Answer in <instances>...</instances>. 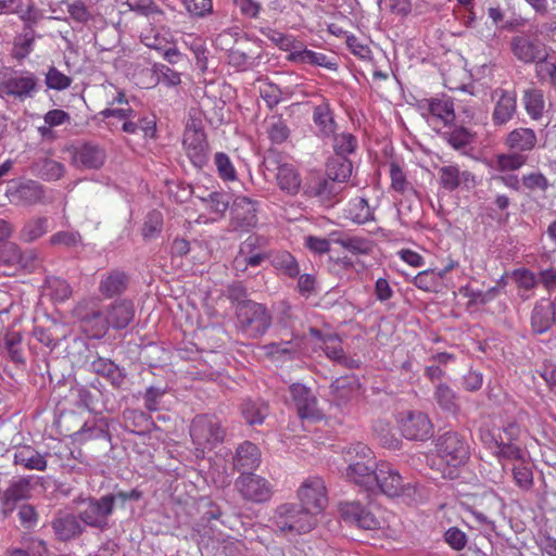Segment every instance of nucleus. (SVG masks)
I'll use <instances>...</instances> for the list:
<instances>
[{
    "instance_id": "1",
    "label": "nucleus",
    "mask_w": 556,
    "mask_h": 556,
    "mask_svg": "<svg viewBox=\"0 0 556 556\" xmlns=\"http://www.w3.org/2000/svg\"><path fill=\"white\" fill-rule=\"evenodd\" d=\"M343 457L348 463L344 472L345 478L366 490H372L379 464L376 462L371 450L367 445L357 442L344 448Z\"/></svg>"
},
{
    "instance_id": "2",
    "label": "nucleus",
    "mask_w": 556,
    "mask_h": 556,
    "mask_svg": "<svg viewBox=\"0 0 556 556\" xmlns=\"http://www.w3.org/2000/svg\"><path fill=\"white\" fill-rule=\"evenodd\" d=\"M375 488L389 497H402L408 502H419L427 496L421 485L413 481L404 482L400 472L386 462L379 463Z\"/></svg>"
},
{
    "instance_id": "3",
    "label": "nucleus",
    "mask_w": 556,
    "mask_h": 556,
    "mask_svg": "<svg viewBox=\"0 0 556 556\" xmlns=\"http://www.w3.org/2000/svg\"><path fill=\"white\" fill-rule=\"evenodd\" d=\"M78 508V516L85 527L98 529L100 531L110 528L109 519L114 511L116 495L105 494L99 498L92 496H78L73 500Z\"/></svg>"
},
{
    "instance_id": "4",
    "label": "nucleus",
    "mask_w": 556,
    "mask_h": 556,
    "mask_svg": "<svg viewBox=\"0 0 556 556\" xmlns=\"http://www.w3.org/2000/svg\"><path fill=\"white\" fill-rule=\"evenodd\" d=\"M273 522L278 532L294 536L313 530L317 525V518L298 504L286 503L277 507Z\"/></svg>"
},
{
    "instance_id": "5",
    "label": "nucleus",
    "mask_w": 556,
    "mask_h": 556,
    "mask_svg": "<svg viewBox=\"0 0 556 556\" xmlns=\"http://www.w3.org/2000/svg\"><path fill=\"white\" fill-rule=\"evenodd\" d=\"M438 457L447 466L442 476L454 478V469L463 466L469 458V445L457 432H445L437 439Z\"/></svg>"
},
{
    "instance_id": "6",
    "label": "nucleus",
    "mask_w": 556,
    "mask_h": 556,
    "mask_svg": "<svg viewBox=\"0 0 556 556\" xmlns=\"http://www.w3.org/2000/svg\"><path fill=\"white\" fill-rule=\"evenodd\" d=\"M239 327L250 337L263 336L271 324V316L267 308L253 301H243L236 308Z\"/></svg>"
},
{
    "instance_id": "7",
    "label": "nucleus",
    "mask_w": 556,
    "mask_h": 556,
    "mask_svg": "<svg viewBox=\"0 0 556 556\" xmlns=\"http://www.w3.org/2000/svg\"><path fill=\"white\" fill-rule=\"evenodd\" d=\"M190 437L197 451L204 453L224 440L225 430L216 417L200 415L192 420Z\"/></svg>"
},
{
    "instance_id": "8",
    "label": "nucleus",
    "mask_w": 556,
    "mask_h": 556,
    "mask_svg": "<svg viewBox=\"0 0 556 556\" xmlns=\"http://www.w3.org/2000/svg\"><path fill=\"white\" fill-rule=\"evenodd\" d=\"M298 498L300 501L299 505L317 518L328 505V495L324 479L318 476L305 479L298 490Z\"/></svg>"
},
{
    "instance_id": "9",
    "label": "nucleus",
    "mask_w": 556,
    "mask_h": 556,
    "mask_svg": "<svg viewBox=\"0 0 556 556\" xmlns=\"http://www.w3.org/2000/svg\"><path fill=\"white\" fill-rule=\"evenodd\" d=\"M184 149L195 167H203L208 160V143L204 130L194 122L188 124L184 134Z\"/></svg>"
},
{
    "instance_id": "10",
    "label": "nucleus",
    "mask_w": 556,
    "mask_h": 556,
    "mask_svg": "<svg viewBox=\"0 0 556 556\" xmlns=\"http://www.w3.org/2000/svg\"><path fill=\"white\" fill-rule=\"evenodd\" d=\"M397 424L403 437L408 440L424 441L432 434V424L421 412H406L399 417Z\"/></svg>"
},
{
    "instance_id": "11",
    "label": "nucleus",
    "mask_w": 556,
    "mask_h": 556,
    "mask_svg": "<svg viewBox=\"0 0 556 556\" xmlns=\"http://www.w3.org/2000/svg\"><path fill=\"white\" fill-rule=\"evenodd\" d=\"M513 54L522 63L530 64L542 61L548 55L546 46L538 38L519 35L511 39Z\"/></svg>"
},
{
    "instance_id": "12",
    "label": "nucleus",
    "mask_w": 556,
    "mask_h": 556,
    "mask_svg": "<svg viewBox=\"0 0 556 556\" xmlns=\"http://www.w3.org/2000/svg\"><path fill=\"white\" fill-rule=\"evenodd\" d=\"M236 488L243 498L254 503L266 502L273 495L269 482L253 473L241 475L236 481Z\"/></svg>"
},
{
    "instance_id": "13",
    "label": "nucleus",
    "mask_w": 556,
    "mask_h": 556,
    "mask_svg": "<svg viewBox=\"0 0 556 556\" xmlns=\"http://www.w3.org/2000/svg\"><path fill=\"white\" fill-rule=\"evenodd\" d=\"M76 315L80 320L83 330L90 337L100 339L110 328L106 315L104 316L96 303L91 306L79 305Z\"/></svg>"
},
{
    "instance_id": "14",
    "label": "nucleus",
    "mask_w": 556,
    "mask_h": 556,
    "mask_svg": "<svg viewBox=\"0 0 556 556\" xmlns=\"http://www.w3.org/2000/svg\"><path fill=\"white\" fill-rule=\"evenodd\" d=\"M5 195L14 205H33L42 200L43 187L35 180H12L5 190Z\"/></svg>"
},
{
    "instance_id": "15",
    "label": "nucleus",
    "mask_w": 556,
    "mask_h": 556,
    "mask_svg": "<svg viewBox=\"0 0 556 556\" xmlns=\"http://www.w3.org/2000/svg\"><path fill=\"white\" fill-rule=\"evenodd\" d=\"M71 153V164L78 169H98L106 159L104 149L92 142L74 147Z\"/></svg>"
},
{
    "instance_id": "16",
    "label": "nucleus",
    "mask_w": 556,
    "mask_h": 556,
    "mask_svg": "<svg viewBox=\"0 0 556 556\" xmlns=\"http://www.w3.org/2000/svg\"><path fill=\"white\" fill-rule=\"evenodd\" d=\"M257 202L241 195L237 197L231 207V223L236 230L249 231L257 224Z\"/></svg>"
},
{
    "instance_id": "17",
    "label": "nucleus",
    "mask_w": 556,
    "mask_h": 556,
    "mask_svg": "<svg viewBox=\"0 0 556 556\" xmlns=\"http://www.w3.org/2000/svg\"><path fill=\"white\" fill-rule=\"evenodd\" d=\"M289 392L300 418L318 419L320 417L317 399L311 389L301 383H293L289 387Z\"/></svg>"
},
{
    "instance_id": "18",
    "label": "nucleus",
    "mask_w": 556,
    "mask_h": 556,
    "mask_svg": "<svg viewBox=\"0 0 556 556\" xmlns=\"http://www.w3.org/2000/svg\"><path fill=\"white\" fill-rule=\"evenodd\" d=\"M342 189L341 185L327 176L326 178L316 177L308 181L305 185L304 192L306 195L317 198L327 205H332L341 200L339 195Z\"/></svg>"
},
{
    "instance_id": "19",
    "label": "nucleus",
    "mask_w": 556,
    "mask_h": 556,
    "mask_svg": "<svg viewBox=\"0 0 556 556\" xmlns=\"http://www.w3.org/2000/svg\"><path fill=\"white\" fill-rule=\"evenodd\" d=\"M54 535L60 541H70L86 531V527L80 521L79 516L72 513L59 511L51 521Z\"/></svg>"
},
{
    "instance_id": "20",
    "label": "nucleus",
    "mask_w": 556,
    "mask_h": 556,
    "mask_svg": "<svg viewBox=\"0 0 556 556\" xmlns=\"http://www.w3.org/2000/svg\"><path fill=\"white\" fill-rule=\"evenodd\" d=\"M493 99H495V106L492 113L493 124L496 126L505 125L516 113V94L504 89H495L493 91Z\"/></svg>"
},
{
    "instance_id": "21",
    "label": "nucleus",
    "mask_w": 556,
    "mask_h": 556,
    "mask_svg": "<svg viewBox=\"0 0 556 556\" xmlns=\"http://www.w3.org/2000/svg\"><path fill=\"white\" fill-rule=\"evenodd\" d=\"M267 164H276V181L280 190L294 195L301 187V178L296 168L289 163H279L276 159H266Z\"/></svg>"
},
{
    "instance_id": "22",
    "label": "nucleus",
    "mask_w": 556,
    "mask_h": 556,
    "mask_svg": "<svg viewBox=\"0 0 556 556\" xmlns=\"http://www.w3.org/2000/svg\"><path fill=\"white\" fill-rule=\"evenodd\" d=\"M37 78L34 74L26 75H14L0 85V89L8 96H14L18 98L30 97L33 91L36 89Z\"/></svg>"
},
{
    "instance_id": "23",
    "label": "nucleus",
    "mask_w": 556,
    "mask_h": 556,
    "mask_svg": "<svg viewBox=\"0 0 556 556\" xmlns=\"http://www.w3.org/2000/svg\"><path fill=\"white\" fill-rule=\"evenodd\" d=\"M342 517L357 527L371 530L379 527V520L358 503H345L341 507Z\"/></svg>"
},
{
    "instance_id": "24",
    "label": "nucleus",
    "mask_w": 556,
    "mask_h": 556,
    "mask_svg": "<svg viewBox=\"0 0 556 556\" xmlns=\"http://www.w3.org/2000/svg\"><path fill=\"white\" fill-rule=\"evenodd\" d=\"M261 463V452L258 447L245 441L239 445L233 458V467L241 471L242 475L250 473L249 471L258 467Z\"/></svg>"
},
{
    "instance_id": "25",
    "label": "nucleus",
    "mask_w": 556,
    "mask_h": 556,
    "mask_svg": "<svg viewBox=\"0 0 556 556\" xmlns=\"http://www.w3.org/2000/svg\"><path fill=\"white\" fill-rule=\"evenodd\" d=\"M128 286V276L123 270L113 269L101 276L98 290L106 299L122 294Z\"/></svg>"
},
{
    "instance_id": "26",
    "label": "nucleus",
    "mask_w": 556,
    "mask_h": 556,
    "mask_svg": "<svg viewBox=\"0 0 556 556\" xmlns=\"http://www.w3.org/2000/svg\"><path fill=\"white\" fill-rule=\"evenodd\" d=\"M313 122L320 138H331L337 131V123L328 101L314 108Z\"/></svg>"
},
{
    "instance_id": "27",
    "label": "nucleus",
    "mask_w": 556,
    "mask_h": 556,
    "mask_svg": "<svg viewBox=\"0 0 556 556\" xmlns=\"http://www.w3.org/2000/svg\"><path fill=\"white\" fill-rule=\"evenodd\" d=\"M134 304L127 300H118L112 303L108 309L109 326L114 329H124L134 319Z\"/></svg>"
},
{
    "instance_id": "28",
    "label": "nucleus",
    "mask_w": 556,
    "mask_h": 556,
    "mask_svg": "<svg viewBox=\"0 0 556 556\" xmlns=\"http://www.w3.org/2000/svg\"><path fill=\"white\" fill-rule=\"evenodd\" d=\"M14 465L24 467L27 470L43 471L47 469L48 462L46 456L40 454L30 445H22L15 448Z\"/></svg>"
},
{
    "instance_id": "29",
    "label": "nucleus",
    "mask_w": 556,
    "mask_h": 556,
    "mask_svg": "<svg viewBox=\"0 0 556 556\" xmlns=\"http://www.w3.org/2000/svg\"><path fill=\"white\" fill-rule=\"evenodd\" d=\"M30 480L26 477H20L10 481L9 486L3 492L2 504L5 509L13 510L16 503L30 496Z\"/></svg>"
},
{
    "instance_id": "30",
    "label": "nucleus",
    "mask_w": 556,
    "mask_h": 556,
    "mask_svg": "<svg viewBox=\"0 0 556 556\" xmlns=\"http://www.w3.org/2000/svg\"><path fill=\"white\" fill-rule=\"evenodd\" d=\"M536 142L538 138L534 130L523 127L511 130L505 139L506 147L520 154L521 152H529L533 150Z\"/></svg>"
},
{
    "instance_id": "31",
    "label": "nucleus",
    "mask_w": 556,
    "mask_h": 556,
    "mask_svg": "<svg viewBox=\"0 0 556 556\" xmlns=\"http://www.w3.org/2000/svg\"><path fill=\"white\" fill-rule=\"evenodd\" d=\"M430 113L429 123L442 122L444 126L455 121V109L453 102L447 98H434L428 102Z\"/></svg>"
},
{
    "instance_id": "32",
    "label": "nucleus",
    "mask_w": 556,
    "mask_h": 556,
    "mask_svg": "<svg viewBox=\"0 0 556 556\" xmlns=\"http://www.w3.org/2000/svg\"><path fill=\"white\" fill-rule=\"evenodd\" d=\"M108 422L104 418H90L84 422L79 430L72 434L74 442L84 443L89 440L106 438Z\"/></svg>"
},
{
    "instance_id": "33",
    "label": "nucleus",
    "mask_w": 556,
    "mask_h": 556,
    "mask_svg": "<svg viewBox=\"0 0 556 556\" xmlns=\"http://www.w3.org/2000/svg\"><path fill=\"white\" fill-rule=\"evenodd\" d=\"M311 334L320 341V348L326 353L327 357L330 359L338 362L340 364H345L348 358L344 355V351L341 345L340 339L332 333L323 334L318 329L311 328Z\"/></svg>"
},
{
    "instance_id": "34",
    "label": "nucleus",
    "mask_w": 556,
    "mask_h": 556,
    "mask_svg": "<svg viewBox=\"0 0 556 556\" xmlns=\"http://www.w3.org/2000/svg\"><path fill=\"white\" fill-rule=\"evenodd\" d=\"M439 179L441 186L446 190H455L462 182H473V176L467 172H462L458 166L446 165L439 169Z\"/></svg>"
},
{
    "instance_id": "35",
    "label": "nucleus",
    "mask_w": 556,
    "mask_h": 556,
    "mask_svg": "<svg viewBox=\"0 0 556 556\" xmlns=\"http://www.w3.org/2000/svg\"><path fill=\"white\" fill-rule=\"evenodd\" d=\"M91 369L97 375L103 376L115 387L122 386L125 375L112 361L99 357L91 363Z\"/></svg>"
},
{
    "instance_id": "36",
    "label": "nucleus",
    "mask_w": 556,
    "mask_h": 556,
    "mask_svg": "<svg viewBox=\"0 0 556 556\" xmlns=\"http://www.w3.org/2000/svg\"><path fill=\"white\" fill-rule=\"evenodd\" d=\"M271 265L289 278H296L300 275V266L295 257L288 251L270 253Z\"/></svg>"
},
{
    "instance_id": "37",
    "label": "nucleus",
    "mask_w": 556,
    "mask_h": 556,
    "mask_svg": "<svg viewBox=\"0 0 556 556\" xmlns=\"http://www.w3.org/2000/svg\"><path fill=\"white\" fill-rule=\"evenodd\" d=\"M352 162L345 156H334L327 163V176L339 185L345 182L352 175Z\"/></svg>"
},
{
    "instance_id": "38",
    "label": "nucleus",
    "mask_w": 556,
    "mask_h": 556,
    "mask_svg": "<svg viewBox=\"0 0 556 556\" xmlns=\"http://www.w3.org/2000/svg\"><path fill=\"white\" fill-rule=\"evenodd\" d=\"M344 215L356 224H365L374 218L372 211L364 198L351 200L344 210Z\"/></svg>"
},
{
    "instance_id": "39",
    "label": "nucleus",
    "mask_w": 556,
    "mask_h": 556,
    "mask_svg": "<svg viewBox=\"0 0 556 556\" xmlns=\"http://www.w3.org/2000/svg\"><path fill=\"white\" fill-rule=\"evenodd\" d=\"M288 60L295 63L318 65L326 68L334 67V63L331 62L326 54L308 49L292 51L288 56Z\"/></svg>"
},
{
    "instance_id": "40",
    "label": "nucleus",
    "mask_w": 556,
    "mask_h": 556,
    "mask_svg": "<svg viewBox=\"0 0 556 556\" xmlns=\"http://www.w3.org/2000/svg\"><path fill=\"white\" fill-rule=\"evenodd\" d=\"M122 129L127 134L143 132V137H153L155 131V122L149 117H141L134 111V116L125 118L122 122Z\"/></svg>"
},
{
    "instance_id": "41",
    "label": "nucleus",
    "mask_w": 556,
    "mask_h": 556,
    "mask_svg": "<svg viewBox=\"0 0 556 556\" xmlns=\"http://www.w3.org/2000/svg\"><path fill=\"white\" fill-rule=\"evenodd\" d=\"M49 219L47 217H34L27 220L20 231V238L24 242H33L47 233Z\"/></svg>"
},
{
    "instance_id": "42",
    "label": "nucleus",
    "mask_w": 556,
    "mask_h": 556,
    "mask_svg": "<svg viewBox=\"0 0 556 556\" xmlns=\"http://www.w3.org/2000/svg\"><path fill=\"white\" fill-rule=\"evenodd\" d=\"M241 414L249 425H260L268 415V406L262 401L248 400L242 404Z\"/></svg>"
},
{
    "instance_id": "43",
    "label": "nucleus",
    "mask_w": 556,
    "mask_h": 556,
    "mask_svg": "<svg viewBox=\"0 0 556 556\" xmlns=\"http://www.w3.org/2000/svg\"><path fill=\"white\" fill-rule=\"evenodd\" d=\"M433 397L441 409L448 413H456L458 410L457 395L450 386L439 383L435 387Z\"/></svg>"
},
{
    "instance_id": "44",
    "label": "nucleus",
    "mask_w": 556,
    "mask_h": 556,
    "mask_svg": "<svg viewBox=\"0 0 556 556\" xmlns=\"http://www.w3.org/2000/svg\"><path fill=\"white\" fill-rule=\"evenodd\" d=\"M36 174L47 181L59 180L65 174V166L55 160L46 157L36 164Z\"/></svg>"
},
{
    "instance_id": "45",
    "label": "nucleus",
    "mask_w": 556,
    "mask_h": 556,
    "mask_svg": "<svg viewBox=\"0 0 556 556\" xmlns=\"http://www.w3.org/2000/svg\"><path fill=\"white\" fill-rule=\"evenodd\" d=\"M338 243L346 251L356 255L370 254L374 243L370 239L359 236H346L338 239Z\"/></svg>"
},
{
    "instance_id": "46",
    "label": "nucleus",
    "mask_w": 556,
    "mask_h": 556,
    "mask_svg": "<svg viewBox=\"0 0 556 556\" xmlns=\"http://www.w3.org/2000/svg\"><path fill=\"white\" fill-rule=\"evenodd\" d=\"M265 354L276 362L292 359L296 353L295 345L288 342H273L263 346Z\"/></svg>"
},
{
    "instance_id": "47",
    "label": "nucleus",
    "mask_w": 556,
    "mask_h": 556,
    "mask_svg": "<svg viewBox=\"0 0 556 556\" xmlns=\"http://www.w3.org/2000/svg\"><path fill=\"white\" fill-rule=\"evenodd\" d=\"M554 323L549 308L542 303L534 306L531 315V326L534 332L543 333L547 331Z\"/></svg>"
},
{
    "instance_id": "48",
    "label": "nucleus",
    "mask_w": 556,
    "mask_h": 556,
    "mask_svg": "<svg viewBox=\"0 0 556 556\" xmlns=\"http://www.w3.org/2000/svg\"><path fill=\"white\" fill-rule=\"evenodd\" d=\"M333 138V151L337 156H348L353 153L357 147V139L351 132L334 134Z\"/></svg>"
},
{
    "instance_id": "49",
    "label": "nucleus",
    "mask_w": 556,
    "mask_h": 556,
    "mask_svg": "<svg viewBox=\"0 0 556 556\" xmlns=\"http://www.w3.org/2000/svg\"><path fill=\"white\" fill-rule=\"evenodd\" d=\"M390 178H391V188L405 195L409 193H415L413 185L406 179V175L403 169L396 163L390 164Z\"/></svg>"
},
{
    "instance_id": "50",
    "label": "nucleus",
    "mask_w": 556,
    "mask_h": 556,
    "mask_svg": "<svg viewBox=\"0 0 556 556\" xmlns=\"http://www.w3.org/2000/svg\"><path fill=\"white\" fill-rule=\"evenodd\" d=\"M523 103L527 113L533 118L538 119L542 116L544 110L543 94L538 89H530L525 91Z\"/></svg>"
},
{
    "instance_id": "51",
    "label": "nucleus",
    "mask_w": 556,
    "mask_h": 556,
    "mask_svg": "<svg viewBox=\"0 0 556 556\" xmlns=\"http://www.w3.org/2000/svg\"><path fill=\"white\" fill-rule=\"evenodd\" d=\"M500 442L495 441L497 447L496 456L500 460L506 459L517 462L519 464L525 463L526 453L517 445L511 443H505L504 438H500Z\"/></svg>"
},
{
    "instance_id": "52",
    "label": "nucleus",
    "mask_w": 556,
    "mask_h": 556,
    "mask_svg": "<svg viewBox=\"0 0 556 556\" xmlns=\"http://www.w3.org/2000/svg\"><path fill=\"white\" fill-rule=\"evenodd\" d=\"M214 164L220 179L224 181H235L237 179V170L229 155L224 152H217L214 155Z\"/></svg>"
},
{
    "instance_id": "53",
    "label": "nucleus",
    "mask_w": 556,
    "mask_h": 556,
    "mask_svg": "<svg viewBox=\"0 0 556 556\" xmlns=\"http://www.w3.org/2000/svg\"><path fill=\"white\" fill-rule=\"evenodd\" d=\"M206 208L215 213L217 217L224 216L229 207L230 198L225 192H210L206 198H202Z\"/></svg>"
},
{
    "instance_id": "54",
    "label": "nucleus",
    "mask_w": 556,
    "mask_h": 556,
    "mask_svg": "<svg viewBox=\"0 0 556 556\" xmlns=\"http://www.w3.org/2000/svg\"><path fill=\"white\" fill-rule=\"evenodd\" d=\"M440 283L441 281L439 280L437 270L434 269L422 270L413 278V285L426 292L437 291Z\"/></svg>"
},
{
    "instance_id": "55",
    "label": "nucleus",
    "mask_w": 556,
    "mask_h": 556,
    "mask_svg": "<svg viewBox=\"0 0 556 556\" xmlns=\"http://www.w3.org/2000/svg\"><path fill=\"white\" fill-rule=\"evenodd\" d=\"M527 157L518 152L501 154L495 160V168L502 172L517 170L523 166Z\"/></svg>"
},
{
    "instance_id": "56",
    "label": "nucleus",
    "mask_w": 556,
    "mask_h": 556,
    "mask_svg": "<svg viewBox=\"0 0 556 556\" xmlns=\"http://www.w3.org/2000/svg\"><path fill=\"white\" fill-rule=\"evenodd\" d=\"M450 146L458 150L468 146L472 140V135L465 127H457L442 134Z\"/></svg>"
},
{
    "instance_id": "57",
    "label": "nucleus",
    "mask_w": 556,
    "mask_h": 556,
    "mask_svg": "<svg viewBox=\"0 0 556 556\" xmlns=\"http://www.w3.org/2000/svg\"><path fill=\"white\" fill-rule=\"evenodd\" d=\"M22 336L16 331H9L4 336V346L8 351L9 357L14 363H24L23 353L21 350Z\"/></svg>"
},
{
    "instance_id": "58",
    "label": "nucleus",
    "mask_w": 556,
    "mask_h": 556,
    "mask_svg": "<svg viewBox=\"0 0 556 556\" xmlns=\"http://www.w3.org/2000/svg\"><path fill=\"white\" fill-rule=\"evenodd\" d=\"M460 292L469 300V304L476 305L486 304L494 300L498 293V289L496 287H492L486 291H482L466 287Z\"/></svg>"
},
{
    "instance_id": "59",
    "label": "nucleus",
    "mask_w": 556,
    "mask_h": 556,
    "mask_svg": "<svg viewBox=\"0 0 556 556\" xmlns=\"http://www.w3.org/2000/svg\"><path fill=\"white\" fill-rule=\"evenodd\" d=\"M163 226V216L157 211L150 212L142 226V236L144 239H152L160 233Z\"/></svg>"
},
{
    "instance_id": "60",
    "label": "nucleus",
    "mask_w": 556,
    "mask_h": 556,
    "mask_svg": "<svg viewBox=\"0 0 556 556\" xmlns=\"http://www.w3.org/2000/svg\"><path fill=\"white\" fill-rule=\"evenodd\" d=\"M22 257L21 248L12 241L0 244V263L8 266H16Z\"/></svg>"
},
{
    "instance_id": "61",
    "label": "nucleus",
    "mask_w": 556,
    "mask_h": 556,
    "mask_svg": "<svg viewBox=\"0 0 556 556\" xmlns=\"http://www.w3.org/2000/svg\"><path fill=\"white\" fill-rule=\"evenodd\" d=\"M535 72L540 80L548 81L556 89V63L548 55L538 62Z\"/></svg>"
},
{
    "instance_id": "62",
    "label": "nucleus",
    "mask_w": 556,
    "mask_h": 556,
    "mask_svg": "<svg viewBox=\"0 0 556 556\" xmlns=\"http://www.w3.org/2000/svg\"><path fill=\"white\" fill-rule=\"evenodd\" d=\"M72 84V78L60 72L56 67H50L46 74V85L50 89L64 90Z\"/></svg>"
},
{
    "instance_id": "63",
    "label": "nucleus",
    "mask_w": 556,
    "mask_h": 556,
    "mask_svg": "<svg viewBox=\"0 0 556 556\" xmlns=\"http://www.w3.org/2000/svg\"><path fill=\"white\" fill-rule=\"evenodd\" d=\"M513 476L516 484L523 490H529L533 484L532 470L525 463L514 466Z\"/></svg>"
},
{
    "instance_id": "64",
    "label": "nucleus",
    "mask_w": 556,
    "mask_h": 556,
    "mask_svg": "<svg viewBox=\"0 0 556 556\" xmlns=\"http://www.w3.org/2000/svg\"><path fill=\"white\" fill-rule=\"evenodd\" d=\"M260 94L269 109L275 108L281 101V90L271 83H264L260 86Z\"/></svg>"
}]
</instances>
